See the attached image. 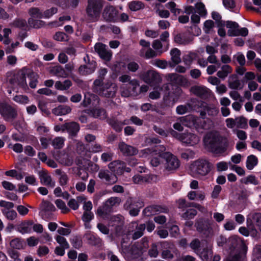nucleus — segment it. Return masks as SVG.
Returning a JSON list of instances; mask_svg holds the SVG:
<instances>
[{"label":"nucleus","mask_w":261,"mask_h":261,"mask_svg":"<svg viewBox=\"0 0 261 261\" xmlns=\"http://www.w3.org/2000/svg\"><path fill=\"white\" fill-rule=\"evenodd\" d=\"M125 162L120 160H115L111 162L108 165V168L116 176L121 175L124 173L123 168Z\"/></svg>","instance_id":"obj_22"},{"label":"nucleus","mask_w":261,"mask_h":261,"mask_svg":"<svg viewBox=\"0 0 261 261\" xmlns=\"http://www.w3.org/2000/svg\"><path fill=\"white\" fill-rule=\"evenodd\" d=\"M188 31L194 36H198L201 33V29L197 24H193L188 28Z\"/></svg>","instance_id":"obj_53"},{"label":"nucleus","mask_w":261,"mask_h":261,"mask_svg":"<svg viewBox=\"0 0 261 261\" xmlns=\"http://www.w3.org/2000/svg\"><path fill=\"white\" fill-rule=\"evenodd\" d=\"M90 115L95 118L105 120L108 117L106 110L102 108H93L90 110Z\"/></svg>","instance_id":"obj_27"},{"label":"nucleus","mask_w":261,"mask_h":261,"mask_svg":"<svg viewBox=\"0 0 261 261\" xmlns=\"http://www.w3.org/2000/svg\"><path fill=\"white\" fill-rule=\"evenodd\" d=\"M180 54V50L177 48H174L171 50V61L174 63V65L170 64V66H174L181 62Z\"/></svg>","instance_id":"obj_35"},{"label":"nucleus","mask_w":261,"mask_h":261,"mask_svg":"<svg viewBox=\"0 0 261 261\" xmlns=\"http://www.w3.org/2000/svg\"><path fill=\"white\" fill-rule=\"evenodd\" d=\"M166 210V208L161 205H151L145 207L143 211V214L145 216L149 217L156 214L157 213H165Z\"/></svg>","instance_id":"obj_24"},{"label":"nucleus","mask_w":261,"mask_h":261,"mask_svg":"<svg viewBox=\"0 0 261 261\" xmlns=\"http://www.w3.org/2000/svg\"><path fill=\"white\" fill-rule=\"evenodd\" d=\"M72 83L70 80H66L63 82L57 81L55 84L56 89L61 91L67 90L72 86Z\"/></svg>","instance_id":"obj_36"},{"label":"nucleus","mask_w":261,"mask_h":261,"mask_svg":"<svg viewBox=\"0 0 261 261\" xmlns=\"http://www.w3.org/2000/svg\"><path fill=\"white\" fill-rule=\"evenodd\" d=\"M120 222H124L122 217L121 216H114L111 217L110 224L112 226H116L119 224Z\"/></svg>","instance_id":"obj_55"},{"label":"nucleus","mask_w":261,"mask_h":261,"mask_svg":"<svg viewBox=\"0 0 261 261\" xmlns=\"http://www.w3.org/2000/svg\"><path fill=\"white\" fill-rule=\"evenodd\" d=\"M238 241L235 237L228 239L227 246L230 250V254L224 261H241L242 256L246 252V247L242 245L238 247Z\"/></svg>","instance_id":"obj_3"},{"label":"nucleus","mask_w":261,"mask_h":261,"mask_svg":"<svg viewBox=\"0 0 261 261\" xmlns=\"http://www.w3.org/2000/svg\"><path fill=\"white\" fill-rule=\"evenodd\" d=\"M63 145L64 140L61 137H56L52 142V145L55 149H61L63 147Z\"/></svg>","instance_id":"obj_54"},{"label":"nucleus","mask_w":261,"mask_h":261,"mask_svg":"<svg viewBox=\"0 0 261 261\" xmlns=\"http://www.w3.org/2000/svg\"><path fill=\"white\" fill-rule=\"evenodd\" d=\"M85 238L88 244L93 246H99L101 243V240L97 235L93 233H87Z\"/></svg>","instance_id":"obj_29"},{"label":"nucleus","mask_w":261,"mask_h":261,"mask_svg":"<svg viewBox=\"0 0 261 261\" xmlns=\"http://www.w3.org/2000/svg\"><path fill=\"white\" fill-rule=\"evenodd\" d=\"M64 128L65 132H67L69 137L72 139L77 137L80 130V124L75 121L65 122Z\"/></svg>","instance_id":"obj_21"},{"label":"nucleus","mask_w":261,"mask_h":261,"mask_svg":"<svg viewBox=\"0 0 261 261\" xmlns=\"http://www.w3.org/2000/svg\"><path fill=\"white\" fill-rule=\"evenodd\" d=\"M129 10L133 12H136L145 8V4L139 1H132L127 4Z\"/></svg>","instance_id":"obj_32"},{"label":"nucleus","mask_w":261,"mask_h":261,"mask_svg":"<svg viewBox=\"0 0 261 261\" xmlns=\"http://www.w3.org/2000/svg\"><path fill=\"white\" fill-rule=\"evenodd\" d=\"M258 164L257 158L253 155L251 154L247 156L246 160V168L249 170H252L255 166Z\"/></svg>","instance_id":"obj_37"},{"label":"nucleus","mask_w":261,"mask_h":261,"mask_svg":"<svg viewBox=\"0 0 261 261\" xmlns=\"http://www.w3.org/2000/svg\"><path fill=\"white\" fill-rule=\"evenodd\" d=\"M29 14L31 16L30 18L41 19L43 18V13L40 11V9L37 7L31 8L29 10Z\"/></svg>","instance_id":"obj_39"},{"label":"nucleus","mask_w":261,"mask_h":261,"mask_svg":"<svg viewBox=\"0 0 261 261\" xmlns=\"http://www.w3.org/2000/svg\"><path fill=\"white\" fill-rule=\"evenodd\" d=\"M38 108L40 110V111L42 112V113L45 114L47 116H48L50 114V111L48 110L47 108L46 104L42 101H39L38 104Z\"/></svg>","instance_id":"obj_59"},{"label":"nucleus","mask_w":261,"mask_h":261,"mask_svg":"<svg viewBox=\"0 0 261 261\" xmlns=\"http://www.w3.org/2000/svg\"><path fill=\"white\" fill-rule=\"evenodd\" d=\"M214 22L211 19L206 20L203 23V31L206 34H209L211 29L214 27Z\"/></svg>","instance_id":"obj_52"},{"label":"nucleus","mask_w":261,"mask_h":261,"mask_svg":"<svg viewBox=\"0 0 261 261\" xmlns=\"http://www.w3.org/2000/svg\"><path fill=\"white\" fill-rule=\"evenodd\" d=\"M232 76L236 78V80L229 83V88L235 90L238 89H242L243 88V85H241L240 80L237 79V75L234 74Z\"/></svg>","instance_id":"obj_48"},{"label":"nucleus","mask_w":261,"mask_h":261,"mask_svg":"<svg viewBox=\"0 0 261 261\" xmlns=\"http://www.w3.org/2000/svg\"><path fill=\"white\" fill-rule=\"evenodd\" d=\"M28 22L30 27L34 29H39L45 25V21L36 18H29Z\"/></svg>","instance_id":"obj_38"},{"label":"nucleus","mask_w":261,"mask_h":261,"mask_svg":"<svg viewBox=\"0 0 261 261\" xmlns=\"http://www.w3.org/2000/svg\"><path fill=\"white\" fill-rule=\"evenodd\" d=\"M71 109L70 107L65 105H60L52 110V113L55 115H65L70 113Z\"/></svg>","instance_id":"obj_30"},{"label":"nucleus","mask_w":261,"mask_h":261,"mask_svg":"<svg viewBox=\"0 0 261 261\" xmlns=\"http://www.w3.org/2000/svg\"><path fill=\"white\" fill-rule=\"evenodd\" d=\"M27 77L30 80L29 86L32 89L35 88L38 83V79L39 77L38 73L28 68Z\"/></svg>","instance_id":"obj_28"},{"label":"nucleus","mask_w":261,"mask_h":261,"mask_svg":"<svg viewBox=\"0 0 261 261\" xmlns=\"http://www.w3.org/2000/svg\"><path fill=\"white\" fill-rule=\"evenodd\" d=\"M223 4L227 9H234L236 6V2L234 0H223Z\"/></svg>","instance_id":"obj_62"},{"label":"nucleus","mask_w":261,"mask_h":261,"mask_svg":"<svg viewBox=\"0 0 261 261\" xmlns=\"http://www.w3.org/2000/svg\"><path fill=\"white\" fill-rule=\"evenodd\" d=\"M141 77L144 82L151 85H155L161 81L159 73L153 70L144 72L141 75Z\"/></svg>","instance_id":"obj_16"},{"label":"nucleus","mask_w":261,"mask_h":261,"mask_svg":"<svg viewBox=\"0 0 261 261\" xmlns=\"http://www.w3.org/2000/svg\"><path fill=\"white\" fill-rule=\"evenodd\" d=\"M213 167V164L208 160L199 159L195 161L191 165V170L195 173L201 176L207 175Z\"/></svg>","instance_id":"obj_6"},{"label":"nucleus","mask_w":261,"mask_h":261,"mask_svg":"<svg viewBox=\"0 0 261 261\" xmlns=\"http://www.w3.org/2000/svg\"><path fill=\"white\" fill-rule=\"evenodd\" d=\"M107 72L108 70L106 68H101L99 69L98 75L93 82L92 89L94 92L100 96L112 98L115 96L117 88L111 82H103Z\"/></svg>","instance_id":"obj_2"},{"label":"nucleus","mask_w":261,"mask_h":261,"mask_svg":"<svg viewBox=\"0 0 261 261\" xmlns=\"http://www.w3.org/2000/svg\"><path fill=\"white\" fill-rule=\"evenodd\" d=\"M28 73V68L23 67L21 70L14 73L9 79L8 82L11 85H17L22 88L27 87L26 78Z\"/></svg>","instance_id":"obj_8"},{"label":"nucleus","mask_w":261,"mask_h":261,"mask_svg":"<svg viewBox=\"0 0 261 261\" xmlns=\"http://www.w3.org/2000/svg\"><path fill=\"white\" fill-rule=\"evenodd\" d=\"M133 181L135 184H141L142 182H147L149 181V177L148 175H135L133 177Z\"/></svg>","instance_id":"obj_44"},{"label":"nucleus","mask_w":261,"mask_h":261,"mask_svg":"<svg viewBox=\"0 0 261 261\" xmlns=\"http://www.w3.org/2000/svg\"><path fill=\"white\" fill-rule=\"evenodd\" d=\"M236 126L238 128L247 129L248 128L247 119L243 116L236 118Z\"/></svg>","instance_id":"obj_40"},{"label":"nucleus","mask_w":261,"mask_h":261,"mask_svg":"<svg viewBox=\"0 0 261 261\" xmlns=\"http://www.w3.org/2000/svg\"><path fill=\"white\" fill-rule=\"evenodd\" d=\"M105 0H88L86 12L92 22L98 20L104 6Z\"/></svg>","instance_id":"obj_4"},{"label":"nucleus","mask_w":261,"mask_h":261,"mask_svg":"<svg viewBox=\"0 0 261 261\" xmlns=\"http://www.w3.org/2000/svg\"><path fill=\"white\" fill-rule=\"evenodd\" d=\"M118 11L112 5L106 6L102 12V17L107 22H117Z\"/></svg>","instance_id":"obj_13"},{"label":"nucleus","mask_w":261,"mask_h":261,"mask_svg":"<svg viewBox=\"0 0 261 261\" xmlns=\"http://www.w3.org/2000/svg\"><path fill=\"white\" fill-rule=\"evenodd\" d=\"M98 176L101 179L104 180L106 184L108 185L114 184L118 180L117 176L108 170H100Z\"/></svg>","instance_id":"obj_19"},{"label":"nucleus","mask_w":261,"mask_h":261,"mask_svg":"<svg viewBox=\"0 0 261 261\" xmlns=\"http://www.w3.org/2000/svg\"><path fill=\"white\" fill-rule=\"evenodd\" d=\"M208 147L212 152L217 154H222L227 150L228 146L227 139H225L223 142L222 137L216 135L208 137Z\"/></svg>","instance_id":"obj_5"},{"label":"nucleus","mask_w":261,"mask_h":261,"mask_svg":"<svg viewBox=\"0 0 261 261\" xmlns=\"http://www.w3.org/2000/svg\"><path fill=\"white\" fill-rule=\"evenodd\" d=\"M93 218L94 215L91 212H85L82 216V220L84 222H90Z\"/></svg>","instance_id":"obj_64"},{"label":"nucleus","mask_w":261,"mask_h":261,"mask_svg":"<svg viewBox=\"0 0 261 261\" xmlns=\"http://www.w3.org/2000/svg\"><path fill=\"white\" fill-rule=\"evenodd\" d=\"M189 246L194 250H198L200 248V242L198 239H193L190 243Z\"/></svg>","instance_id":"obj_61"},{"label":"nucleus","mask_w":261,"mask_h":261,"mask_svg":"<svg viewBox=\"0 0 261 261\" xmlns=\"http://www.w3.org/2000/svg\"><path fill=\"white\" fill-rule=\"evenodd\" d=\"M167 79L170 83L163 86L162 88L165 90L163 104L165 107H172L179 98L182 92L179 86H186L189 82L184 76L176 73L168 74Z\"/></svg>","instance_id":"obj_1"},{"label":"nucleus","mask_w":261,"mask_h":261,"mask_svg":"<svg viewBox=\"0 0 261 261\" xmlns=\"http://www.w3.org/2000/svg\"><path fill=\"white\" fill-rule=\"evenodd\" d=\"M240 182L242 184H244L245 185L251 184L254 185H257L259 184L258 181L256 178V177L253 175H249L247 177L241 178Z\"/></svg>","instance_id":"obj_43"},{"label":"nucleus","mask_w":261,"mask_h":261,"mask_svg":"<svg viewBox=\"0 0 261 261\" xmlns=\"http://www.w3.org/2000/svg\"><path fill=\"white\" fill-rule=\"evenodd\" d=\"M191 91L197 96H202L205 93L204 88L199 86H194L191 88Z\"/></svg>","instance_id":"obj_56"},{"label":"nucleus","mask_w":261,"mask_h":261,"mask_svg":"<svg viewBox=\"0 0 261 261\" xmlns=\"http://www.w3.org/2000/svg\"><path fill=\"white\" fill-rule=\"evenodd\" d=\"M40 209L42 212H53L56 210L54 205L50 202L43 200L40 205Z\"/></svg>","instance_id":"obj_33"},{"label":"nucleus","mask_w":261,"mask_h":261,"mask_svg":"<svg viewBox=\"0 0 261 261\" xmlns=\"http://www.w3.org/2000/svg\"><path fill=\"white\" fill-rule=\"evenodd\" d=\"M148 246V241L147 239L143 238L141 243H135L132 247V252L133 254L140 255L143 253L144 248H146Z\"/></svg>","instance_id":"obj_26"},{"label":"nucleus","mask_w":261,"mask_h":261,"mask_svg":"<svg viewBox=\"0 0 261 261\" xmlns=\"http://www.w3.org/2000/svg\"><path fill=\"white\" fill-rule=\"evenodd\" d=\"M54 39L58 41H67L69 36L63 32H58L54 36Z\"/></svg>","instance_id":"obj_50"},{"label":"nucleus","mask_w":261,"mask_h":261,"mask_svg":"<svg viewBox=\"0 0 261 261\" xmlns=\"http://www.w3.org/2000/svg\"><path fill=\"white\" fill-rule=\"evenodd\" d=\"M161 257L165 259L170 260L172 259L174 255L171 251L168 249H165L161 253Z\"/></svg>","instance_id":"obj_58"},{"label":"nucleus","mask_w":261,"mask_h":261,"mask_svg":"<svg viewBox=\"0 0 261 261\" xmlns=\"http://www.w3.org/2000/svg\"><path fill=\"white\" fill-rule=\"evenodd\" d=\"M87 58L88 59L87 64L81 65L79 68V72L82 75H87L92 74L95 71L97 66L96 62L95 61H90L88 56H87Z\"/></svg>","instance_id":"obj_20"},{"label":"nucleus","mask_w":261,"mask_h":261,"mask_svg":"<svg viewBox=\"0 0 261 261\" xmlns=\"http://www.w3.org/2000/svg\"><path fill=\"white\" fill-rule=\"evenodd\" d=\"M197 211L195 209H190L182 214V217L187 220L193 219L197 215Z\"/></svg>","instance_id":"obj_51"},{"label":"nucleus","mask_w":261,"mask_h":261,"mask_svg":"<svg viewBox=\"0 0 261 261\" xmlns=\"http://www.w3.org/2000/svg\"><path fill=\"white\" fill-rule=\"evenodd\" d=\"M111 211L112 210L107 205V204L103 203L102 206L98 207L96 214L98 216L102 218H108Z\"/></svg>","instance_id":"obj_31"},{"label":"nucleus","mask_w":261,"mask_h":261,"mask_svg":"<svg viewBox=\"0 0 261 261\" xmlns=\"http://www.w3.org/2000/svg\"><path fill=\"white\" fill-rule=\"evenodd\" d=\"M144 205L143 202L132 197L128 198L124 204L125 210H129V213L132 216H137L140 212V208Z\"/></svg>","instance_id":"obj_10"},{"label":"nucleus","mask_w":261,"mask_h":261,"mask_svg":"<svg viewBox=\"0 0 261 261\" xmlns=\"http://www.w3.org/2000/svg\"><path fill=\"white\" fill-rule=\"evenodd\" d=\"M58 11V9L56 7H52L49 9L45 10L43 14V18H49L51 17L54 14H56Z\"/></svg>","instance_id":"obj_57"},{"label":"nucleus","mask_w":261,"mask_h":261,"mask_svg":"<svg viewBox=\"0 0 261 261\" xmlns=\"http://www.w3.org/2000/svg\"><path fill=\"white\" fill-rule=\"evenodd\" d=\"M189 107L186 105H179L176 107V112L179 115H183L188 112Z\"/></svg>","instance_id":"obj_63"},{"label":"nucleus","mask_w":261,"mask_h":261,"mask_svg":"<svg viewBox=\"0 0 261 261\" xmlns=\"http://www.w3.org/2000/svg\"><path fill=\"white\" fill-rule=\"evenodd\" d=\"M118 147L121 152L124 156L135 155L138 152V150L136 147L128 145L124 142L119 143Z\"/></svg>","instance_id":"obj_23"},{"label":"nucleus","mask_w":261,"mask_h":261,"mask_svg":"<svg viewBox=\"0 0 261 261\" xmlns=\"http://www.w3.org/2000/svg\"><path fill=\"white\" fill-rule=\"evenodd\" d=\"M0 115L5 121H9L17 117V110L7 102L0 101Z\"/></svg>","instance_id":"obj_7"},{"label":"nucleus","mask_w":261,"mask_h":261,"mask_svg":"<svg viewBox=\"0 0 261 261\" xmlns=\"http://www.w3.org/2000/svg\"><path fill=\"white\" fill-rule=\"evenodd\" d=\"M68 181L69 178L66 173H64V174L60 177L59 180L60 185L62 186L63 189L67 185Z\"/></svg>","instance_id":"obj_60"},{"label":"nucleus","mask_w":261,"mask_h":261,"mask_svg":"<svg viewBox=\"0 0 261 261\" xmlns=\"http://www.w3.org/2000/svg\"><path fill=\"white\" fill-rule=\"evenodd\" d=\"M33 224L34 222L32 220H24L18 225L15 229L22 234L30 233Z\"/></svg>","instance_id":"obj_25"},{"label":"nucleus","mask_w":261,"mask_h":261,"mask_svg":"<svg viewBox=\"0 0 261 261\" xmlns=\"http://www.w3.org/2000/svg\"><path fill=\"white\" fill-rule=\"evenodd\" d=\"M165 167L168 171L175 170L180 166V161L177 158L169 152H164Z\"/></svg>","instance_id":"obj_12"},{"label":"nucleus","mask_w":261,"mask_h":261,"mask_svg":"<svg viewBox=\"0 0 261 261\" xmlns=\"http://www.w3.org/2000/svg\"><path fill=\"white\" fill-rule=\"evenodd\" d=\"M195 110L200 113V115L202 118H204L206 113L210 116H214L217 114L218 110L215 107H210L208 105L202 101L197 102L195 106Z\"/></svg>","instance_id":"obj_11"},{"label":"nucleus","mask_w":261,"mask_h":261,"mask_svg":"<svg viewBox=\"0 0 261 261\" xmlns=\"http://www.w3.org/2000/svg\"><path fill=\"white\" fill-rule=\"evenodd\" d=\"M195 226L197 231L204 238H208L213 232L211 224L207 219L200 218L196 220Z\"/></svg>","instance_id":"obj_9"},{"label":"nucleus","mask_w":261,"mask_h":261,"mask_svg":"<svg viewBox=\"0 0 261 261\" xmlns=\"http://www.w3.org/2000/svg\"><path fill=\"white\" fill-rule=\"evenodd\" d=\"M95 51L100 58L106 61H110L112 57V52L108 49L106 45L102 43H96L94 46Z\"/></svg>","instance_id":"obj_15"},{"label":"nucleus","mask_w":261,"mask_h":261,"mask_svg":"<svg viewBox=\"0 0 261 261\" xmlns=\"http://www.w3.org/2000/svg\"><path fill=\"white\" fill-rule=\"evenodd\" d=\"M70 243L72 246L75 249L80 248L83 245V241L81 237L74 236L70 239Z\"/></svg>","instance_id":"obj_45"},{"label":"nucleus","mask_w":261,"mask_h":261,"mask_svg":"<svg viewBox=\"0 0 261 261\" xmlns=\"http://www.w3.org/2000/svg\"><path fill=\"white\" fill-rule=\"evenodd\" d=\"M12 25L16 28L26 30L25 28L27 27V23L25 19L16 18L12 23Z\"/></svg>","instance_id":"obj_41"},{"label":"nucleus","mask_w":261,"mask_h":261,"mask_svg":"<svg viewBox=\"0 0 261 261\" xmlns=\"http://www.w3.org/2000/svg\"><path fill=\"white\" fill-rule=\"evenodd\" d=\"M108 124L117 133H120L122 130V126L125 123H122L115 118H110L108 120Z\"/></svg>","instance_id":"obj_34"},{"label":"nucleus","mask_w":261,"mask_h":261,"mask_svg":"<svg viewBox=\"0 0 261 261\" xmlns=\"http://www.w3.org/2000/svg\"><path fill=\"white\" fill-rule=\"evenodd\" d=\"M247 226L253 230L255 227L261 229V213H253L250 214L247 218Z\"/></svg>","instance_id":"obj_18"},{"label":"nucleus","mask_w":261,"mask_h":261,"mask_svg":"<svg viewBox=\"0 0 261 261\" xmlns=\"http://www.w3.org/2000/svg\"><path fill=\"white\" fill-rule=\"evenodd\" d=\"M51 72L57 76H63L66 74L65 69L61 65H57L51 69Z\"/></svg>","instance_id":"obj_49"},{"label":"nucleus","mask_w":261,"mask_h":261,"mask_svg":"<svg viewBox=\"0 0 261 261\" xmlns=\"http://www.w3.org/2000/svg\"><path fill=\"white\" fill-rule=\"evenodd\" d=\"M196 12L201 17H205L207 15V10L205 5L202 2H197L195 4Z\"/></svg>","instance_id":"obj_42"},{"label":"nucleus","mask_w":261,"mask_h":261,"mask_svg":"<svg viewBox=\"0 0 261 261\" xmlns=\"http://www.w3.org/2000/svg\"><path fill=\"white\" fill-rule=\"evenodd\" d=\"M2 212L8 220L11 221L14 220L17 216V213L14 210L9 211L6 209H2Z\"/></svg>","instance_id":"obj_46"},{"label":"nucleus","mask_w":261,"mask_h":261,"mask_svg":"<svg viewBox=\"0 0 261 261\" xmlns=\"http://www.w3.org/2000/svg\"><path fill=\"white\" fill-rule=\"evenodd\" d=\"M173 134H176L178 136L179 140L182 143L187 145L193 146L199 142L198 137L193 133H187L182 134H178L175 131H173Z\"/></svg>","instance_id":"obj_14"},{"label":"nucleus","mask_w":261,"mask_h":261,"mask_svg":"<svg viewBox=\"0 0 261 261\" xmlns=\"http://www.w3.org/2000/svg\"><path fill=\"white\" fill-rule=\"evenodd\" d=\"M164 150H158L154 149L152 152L150 160V164L152 167H156L161 164H164L165 155L164 154L165 147H162Z\"/></svg>","instance_id":"obj_17"},{"label":"nucleus","mask_w":261,"mask_h":261,"mask_svg":"<svg viewBox=\"0 0 261 261\" xmlns=\"http://www.w3.org/2000/svg\"><path fill=\"white\" fill-rule=\"evenodd\" d=\"M10 245L13 249L20 250L23 248L22 241L18 238L12 239L10 242Z\"/></svg>","instance_id":"obj_47"}]
</instances>
